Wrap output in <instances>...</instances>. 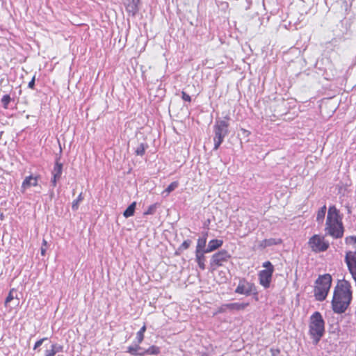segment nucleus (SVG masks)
Segmentation results:
<instances>
[{
	"mask_svg": "<svg viewBox=\"0 0 356 356\" xmlns=\"http://www.w3.org/2000/svg\"><path fill=\"white\" fill-rule=\"evenodd\" d=\"M352 300L351 286L349 282L342 280L338 282L334 290L332 308L336 314H342L348 309Z\"/></svg>",
	"mask_w": 356,
	"mask_h": 356,
	"instance_id": "1",
	"label": "nucleus"
},
{
	"mask_svg": "<svg viewBox=\"0 0 356 356\" xmlns=\"http://www.w3.org/2000/svg\"><path fill=\"white\" fill-rule=\"evenodd\" d=\"M325 231L326 235L334 238H341L343 235L342 216L335 206H330L328 209Z\"/></svg>",
	"mask_w": 356,
	"mask_h": 356,
	"instance_id": "2",
	"label": "nucleus"
},
{
	"mask_svg": "<svg viewBox=\"0 0 356 356\" xmlns=\"http://www.w3.org/2000/svg\"><path fill=\"white\" fill-rule=\"evenodd\" d=\"M309 333L314 345L318 344L325 333V321L320 312H314L310 317Z\"/></svg>",
	"mask_w": 356,
	"mask_h": 356,
	"instance_id": "3",
	"label": "nucleus"
},
{
	"mask_svg": "<svg viewBox=\"0 0 356 356\" xmlns=\"http://www.w3.org/2000/svg\"><path fill=\"white\" fill-rule=\"evenodd\" d=\"M314 296L318 301L324 300L330 291L332 284V277L330 274L320 275L316 280Z\"/></svg>",
	"mask_w": 356,
	"mask_h": 356,
	"instance_id": "4",
	"label": "nucleus"
},
{
	"mask_svg": "<svg viewBox=\"0 0 356 356\" xmlns=\"http://www.w3.org/2000/svg\"><path fill=\"white\" fill-rule=\"evenodd\" d=\"M229 118L225 116L222 120H217L213 126L214 131V147L213 149L216 150L218 149L220 145L224 140V138L228 134L229 130Z\"/></svg>",
	"mask_w": 356,
	"mask_h": 356,
	"instance_id": "5",
	"label": "nucleus"
},
{
	"mask_svg": "<svg viewBox=\"0 0 356 356\" xmlns=\"http://www.w3.org/2000/svg\"><path fill=\"white\" fill-rule=\"evenodd\" d=\"M309 247L314 252H322L326 251L330 244L328 241H326L324 236L318 234H314L312 236L308 241Z\"/></svg>",
	"mask_w": 356,
	"mask_h": 356,
	"instance_id": "6",
	"label": "nucleus"
},
{
	"mask_svg": "<svg viewBox=\"0 0 356 356\" xmlns=\"http://www.w3.org/2000/svg\"><path fill=\"white\" fill-rule=\"evenodd\" d=\"M231 258V254L225 250H221L212 255L211 265L214 267L222 266L223 264Z\"/></svg>",
	"mask_w": 356,
	"mask_h": 356,
	"instance_id": "7",
	"label": "nucleus"
},
{
	"mask_svg": "<svg viewBox=\"0 0 356 356\" xmlns=\"http://www.w3.org/2000/svg\"><path fill=\"white\" fill-rule=\"evenodd\" d=\"M254 291H255V288L253 284L248 282L245 279H241L235 289V293L248 296H250Z\"/></svg>",
	"mask_w": 356,
	"mask_h": 356,
	"instance_id": "8",
	"label": "nucleus"
},
{
	"mask_svg": "<svg viewBox=\"0 0 356 356\" xmlns=\"http://www.w3.org/2000/svg\"><path fill=\"white\" fill-rule=\"evenodd\" d=\"M140 0H124L127 12L131 16H135L140 9Z\"/></svg>",
	"mask_w": 356,
	"mask_h": 356,
	"instance_id": "9",
	"label": "nucleus"
},
{
	"mask_svg": "<svg viewBox=\"0 0 356 356\" xmlns=\"http://www.w3.org/2000/svg\"><path fill=\"white\" fill-rule=\"evenodd\" d=\"M273 273L271 269L262 270L259 273V282L264 288H268L271 282Z\"/></svg>",
	"mask_w": 356,
	"mask_h": 356,
	"instance_id": "10",
	"label": "nucleus"
},
{
	"mask_svg": "<svg viewBox=\"0 0 356 356\" xmlns=\"http://www.w3.org/2000/svg\"><path fill=\"white\" fill-rule=\"evenodd\" d=\"M38 179L39 177L33 175L26 177L22 184V192L24 193L26 189L29 188L31 186H37L38 185Z\"/></svg>",
	"mask_w": 356,
	"mask_h": 356,
	"instance_id": "11",
	"label": "nucleus"
},
{
	"mask_svg": "<svg viewBox=\"0 0 356 356\" xmlns=\"http://www.w3.org/2000/svg\"><path fill=\"white\" fill-rule=\"evenodd\" d=\"M249 305L248 302H232L224 304L221 306L220 310L222 312H225L227 310H243L246 307Z\"/></svg>",
	"mask_w": 356,
	"mask_h": 356,
	"instance_id": "12",
	"label": "nucleus"
},
{
	"mask_svg": "<svg viewBox=\"0 0 356 356\" xmlns=\"http://www.w3.org/2000/svg\"><path fill=\"white\" fill-rule=\"evenodd\" d=\"M207 237L208 232H203L202 233L201 236H200L199 238L197 239L195 252H206V244L207 241Z\"/></svg>",
	"mask_w": 356,
	"mask_h": 356,
	"instance_id": "13",
	"label": "nucleus"
},
{
	"mask_svg": "<svg viewBox=\"0 0 356 356\" xmlns=\"http://www.w3.org/2000/svg\"><path fill=\"white\" fill-rule=\"evenodd\" d=\"M223 244V241L220 239L211 240L207 246L206 252H211L220 248Z\"/></svg>",
	"mask_w": 356,
	"mask_h": 356,
	"instance_id": "14",
	"label": "nucleus"
},
{
	"mask_svg": "<svg viewBox=\"0 0 356 356\" xmlns=\"http://www.w3.org/2000/svg\"><path fill=\"white\" fill-rule=\"evenodd\" d=\"M207 253V252H195V261L201 270H205L206 268V257L204 256V254Z\"/></svg>",
	"mask_w": 356,
	"mask_h": 356,
	"instance_id": "15",
	"label": "nucleus"
},
{
	"mask_svg": "<svg viewBox=\"0 0 356 356\" xmlns=\"http://www.w3.org/2000/svg\"><path fill=\"white\" fill-rule=\"evenodd\" d=\"M63 346L58 343H53L51 345V348L47 349L44 352L45 356H55L58 353L62 352Z\"/></svg>",
	"mask_w": 356,
	"mask_h": 356,
	"instance_id": "16",
	"label": "nucleus"
},
{
	"mask_svg": "<svg viewBox=\"0 0 356 356\" xmlns=\"http://www.w3.org/2000/svg\"><path fill=\"white\" fill-rule=\"evenodd\" d=\"M140 343L135 344L134 346H130L127 348V352L134 355H144L145 352L143 351V348L139 346Z\"/></svg>",
	"mask_w": 356,
	"mask_h": 356,
	"instance_id": "17",
	"label": "nucleus"
},
{
	"mask_svg": "<svg viewBox=\"0 0 356 356\" xmlns=\"http://www.w3.org/2000/svg\"><path fill=\"white\" fill-rule=\"evenodd\" d=\"M63 172V164L58 162V159L56 161L54 169L51 172L52 177L60 179Z\"/></svg>",
	"mask_w": 356,
	"mask_h": 356,
	"instance_id": "18",
	"label": "nucleus"
},
{
	"mask_svg": "<svg viewBox=\"0 0 356 356\" xmlns=\"http://www.w3.org/2000/svg\"><path fill=\"white\" fill-rule=\"evenodd\" d=\"M282 243L281 239H277V238H268V239H264L263 240L261 243L260 246L262 248H266L268 246H271L274 245L280 244Z\"/></svg>",
	"mask_w": 356,
	"mask_h": 356,
	"instance_id": "19",
	"label": "nucleus"
},
{
	"mask_svg": "<svg viewBox=\"0 0 356 356\" xmlns=\"http://www.w3.org/2000/svg\"><path fill=\"white\" fill-rule=\"evenodd\" d=\"M327 207L325 205L323 206L317 212L316 221L319 224H323L326 213Z\"/></svg>",
	"mask_w": 356,
	"mask_h": 356,
	"instance_id": "20",
	"label": "nucleus"
},
{
	"mask_svg": "<svg viewBox=\"0 0 356 356\" xmlns=\"http://www.w3.org/2000/svg\"><path fill=\"white\" fill-rule=\"evenodd\" d=\"M136 203V202H132L124 211L123 216L125 218H129L134 214Z\"/></svg>",
	"mask_w": 356,
	"mask_h": 356,
	"instance_id": "21",
	"label": "nucleus"
},
{
	"mask_svg": "<svg viewBox=\"0 0 356 356\" xmlns=\"http://www.w3.org/2000/svg\"><path fill=\"white\" fill-rule=\"evenodd\" d=\"M179 186L177 181L172 182L162 193L165 196H168L171 192L175 191Z\"/></svg>",
	"mask_w": 356,
	"mask_h": 356,
	"instance_id": "22",
	"label": "nucleus"
},
{
	"mask_svg": "<svg viewBox=\"0 0 356 356\" xmlns=\"http://www.w3.org/2000/svg\"><path fill=\"white\" fill-rule=\"evenodd\" d=\"M83 200V196L82 193H81L79 195V196L77 197V198L72 202V209L73 211H76L79 209V203L81 202H82Z\"/></svg>",
	"mask_w": 356,
	"mask_h": 356,
	"instance_id": "23",
	"label": "nucleus"
},
{
	"mask_svg": "<svg viewBox=\"0 0 356 356\" xmlns=\"http://www.w3.org/2000/svg\"><path fill=\"white\" fill-rule=\"evenodd\" d=\"M146 330V326L143 325L136 334V339L138 343H140L144 339V333Z\"/></svg>",
	"mask_w": 356,
	"mask_h": 356,
	"instance_id": "24",
	"label": "nucleus"
},
{
	"mask_svg": "<svg viewBox=\"0 0 356 356\" xmlns=\"http://www.w3.org/2000/svg\"><path fill=\"white\" fill-rule=\"evenodd\" d=\"M159 206V204L155 203L150 205L148 209L144 212V215H152L156 212V209Z\"/></svg>",
	"mask_w": 356,
	"mask_h": 356,
	"instance_id": "25",
	"label": "nucleus"
},
{
	"mask_svg": "<svg viewBox=\"0 0 356 356\" xmlns=\"http://www.w3.org/2000/svg\"><path fill=\"white\" fill-rule=\"evenodd\" d=\"M147 147V145H145L144 143H140L137 148L135 150V153L137 155L143 156L145 154V148Z\"/></svg>",
	"mask_w": 356,
	"mask_h": 356,
	"instance_id": "26",
	"label": "nucleus"
},
{
	"mask_svg": "<svg viewBox=\"0 0 356 356\" xmlns=\"http://www.w3.org/2000/svg\"><path fill=\"white\" fill-rule=\"evenodd\" d=\"M345 242L348 245H352L356 251V236H347L345 238Z\"/></svg>",
	"mask_w": 356,
	"mask_h": 356,
	"instance_id": "27",
	"label": "nucleus"
},
{
	"mask_svg": "<svg viewBox=\"0 0 356 356\" xmlns=\"http://www.w3.org/2000/svg\"><path fill=\"white\" fill-rule=\"evenodd\" d=\"M145 354H149V355H156L159 353V348L156 346H152L149 347L147 350H144Z\"/></svg>",
	"mask_w": 356,
	"mask_h": 356,
	"instance_id": "28",
	"label": "nucleus"
},
{
	"mask_svg": "<svg viewBox=\"0 0 356 356\" xmlns=\"http://www.w3.org/2000/svg\"><path fill=\"white\" fill-rule=\"evenodd\" d=\"M11 102V98L9 95H5L1 98V103L3 104V107L6 109L8 108V104Z\"/></svg>",
	"mask_w": 356,
	"mask_h": 356,
	"instance_id": "29",
	"label": "nucleus"
},
{
	"mask_svg": "<svg viewBox=\"0 0 356 356\" xmlns=\"http://www.w3.org/2000/svg\"><path fill=\"white\" fill-rule=\"evenodd\" d=\"M191 240H185L181 244V245L179 246V248H178V250L179 251H183V250H187L191 244Z\"/></svg>",
	"mask_w": 356,
	"mask_h": 356,
	"instance_id": "30",
	"label": "nucleus"
},
{
	"mask_svg": "<svg viewBox=\"0 0 356 356\" xmlns=\"http://www.w3.org/2000/svg\"><path fill=\"white\" fill-rule=\"evenodd\" d=\"M13 291H14V289L10 290L8 296L6 297V300H5L6 305L14 299V297L13 296Z\"/></svg>",
	"mask_w": 356,
	"mask_h": 356,
	"instance_id": "31",
	"label": "nucleus"
},
{
	"mask_svg": "<svg viewBox=\"0 0 356 356\" xmlns=\"http://www.w3.org/2000/svg\"><path fill=\"white\" fill-rule=\"evenodd\" d=\"M263 267L266 268L265 270H269L271 269L272 272L274 271V268L272 264L270 261H266L263 264Z\"/></svg>",
	"mask_w": 356,
	"mask_h": 356,
	"instance_id": "32",
	"label": "nucleus"
},
{
	"mask_svg": "<svg viewBox=\"0 0 356 356\" xmlns=\"http://www.w3.org/2000/svg\"><path fill=\"white\" fill-rule=\"evenodd\" d=\"M181 97L186 102H190L191 101V98L190 95L184 91H182V92H181Z\"/></svg>",
	"mask_w": 356,
	"mask_h": 356,
	"instance_id": "33",
	"label": "nucleus"
},
{
	"mask_svg": "<svg viewBox=\"0 0 356 356\" xmlns=\"http://www.w3.org/2000/svg\"><path fill=\"white\" fill-rule=\"evenodd\" d=\"M47 338H46V337H45V338H42V339H41L38 340V341H36V342H35V346H34L33 349H34V350L37 349V348H38V347H40V346L42 344V343H43L45 340H47Z\"/></svg>",
	"mask_w": 356,
	"mask_h": 356,
	"instance_id": "34",
	"label": "nucleus"
},
{
	"mask_svg": "<svg viewBox=\"0 0 356 356\" xmlns=\"http://www.w3.org/2000/svg\"><path fill=\"white\" fill-rule=\"evenodd\" d=\"M34 86H35V76H33L31 79V81L29 83V88L33 89L34 88Z\"/></svg>",
	"mask_w": 356,
	"mask_h": 356,
	"instance_id": "35",
	"label": "nucleus"
},
{
	"mask_svg": "<svg viewBox=\"0 0 356 356\" xmlns=\"http://www.w3.org/2000/svg\"><path fill=\"white\" fill-rule=\"evenodd\" d=\"M59 180L58 178H55L52 177V179L51 180V185L55 187L56 186L57 181Z\"/></svg>",
	"mask_w": 356,
	"mask_h": 356,
	"instance_id": "36",
	"label": "nucleus"
},
{
	"mask_svg": "<svg viewBox=\"0 0 356 356\" xmlns=\"http://www.w3.org/2000/svg\"><path fill=\"white\" fill-rule=\"evenodd\" d=\"M45 252H46V249L44 248L43 247H42L41 248V254H42V255H44Z\"/></svg>",
	"mask_w": 356,
	"mask_h": 356,
	"instance_id": "37",
	"label": "nucleus"
},
{
	"mask_svg": "<svg viewBox=\"0 0 356 356\" xmlns=\"http://www.w3.org/2000/svg\"><path fill=\"white\" fill-rule=\"evenodd\" d=\"M54 192H53V191H51V192L50 193V197L52 198V197H54Z\"/></svg>",
	"mask_w": 356,
	"mask_h": 356,
	"instance_id": "38",
	"label": "nucleus"
},
{
	"mask_svg": "<svg viewBox=\"0 0 356 356\" xmlns=\"http://www.w3.org/2000/svg\"><path fill=\"white\" fill-rule=\"evenodd\" d=\"M42 245H47V241L45 240H43Z\"/></svg>",
	"mask_w": 356,
	"mask_h": 356,
	"instance_id": "39",
	"label": "nucleus"
},
{
	"mask_svg": "<svg viewBox=\"0 0 356 356\" xmlns=\"http://www.w3.org/2000/svg\"><path fill=\"white\" fill-rule=\"evenodd\" d=\"M273 356H275V355H274V354H273Z\"/></svg>",
	"mask_w": 356,
	"mask_h": 356,
	"instance_id": "40",
	"label": "nucleus"
}]
</instances>
